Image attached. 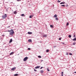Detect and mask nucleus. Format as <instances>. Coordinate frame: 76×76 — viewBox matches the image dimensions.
Here are the masks:
<instances>
[{
  "mask_svg": "<svg viewBox=\"0 0 76 76\" xmlns=\"http://www.w3.org/2000/svg\"><path fill=\"white\" fill-rule=\"evenodd\" d=\"M8 32H10V35H13V34L14 33V31H13V30L11 29V30H8Z\"/></svg>",
  "mask_w": 76,
  "mask_h": 76,
  "instance_id": "obj_1",
  "label": "nucleus"
},
{
  "mask_svg": "<svg viewBox=\"0 0 76 76\" xmlns=\"http://www.w3.org/2000/svg\"><path fill=\"white\" fill-rule=\"evenodd\" d=\"M7 17V14H5V15H3L2 16V18L3 19H6V18Z\"/></svg>",
  "mask_w": 76,
  "mask_h": 76,
  "instance_id": "obj_2",
  "label": "nucleus"
},
{
  "mask_svg": "<svg viewBox=\"0 0 76 76\" xmlns=\"http://www.w3.org/2000/svg\"><path fill=\"white\" fill-rule=\"evenodd\" d=\"M28 59V57H26L24 58L23 61H26Z\"/></svg>",
  "mask_w": 76,
  "mask_h": 76,
  "instance_id": "obj_3",
  "label": "nucleus"
},
{
  "mask_svg": "<svg viewBox=\"0 0 76 76\" xmlns=\"http://www.w3.org/2000/svg\"><path fill=\"white\" fill-rule=\"evenodd\" d=\"M16 69V67H15L14 68H12L11 70L12 71H14V70H15Z\"/></svg>",
  "mask_w": 76,
  "mask_h": 76,
  "instance_id": "obj_4",
  "label": "nucleus"
},
{
  "mask_svg": "<svg viewBox=\"0 0 76 76\" xmlns=\"http://www.w3.org/2000/svg\"><path fill=\"white\" fill-rule=\"evenodd\" d=\"M39 67H40V66H37L35 68V69H38V68H39Z\"/></svg>",
  "mask_w": 76,
  "mask_h": 76,
  "instance_id": "obj_5",
  "label": "nucleus"
},
{
  "mask_svg": "<svg viewBox=\"0 0 76 76\" xmlns=\"http://www.w3.org/2000/svg\"><path fill=\"white\" fill-rule=\"evenodd\" d=\"M12 42V39H11L10 40V41L9 43H11Z\"/></svg>",
  "mask_w": 76,
  "mask_h": 76,
  "instance_id": "obj_6",
  "label": "nucleus"
},
{
  "mask_svg": "<svg viewBox=\"0 0 76 76\" xmlns=\"http://www.w3.org/2000/svg\"><path fill=\"white\" fill-rule=\"evenodd\" d=\"M13 54H14V53L13 52H11L10 54V56H11V55H12Z\"/></svg>",
  "mask_w": 76,
  "mask_h": 76,
  "instance_id": "obj_7",
  "label": "nucleus"
},
{
  "mask_svg": "<svg viewBox=\"0 0 76 76\" xmlns=\"http://www.w3.org/2000/svg\"><path fill=\"white\" fill-rule=\"evenodd\" d=\"M28 34H32V33L31 32H28Z\"/></svg>",
  "mask_w": 76,
  "mask_h": 76,
  "instance_id": "obj_8",
  "label": "nucleus"
},
{
  "mask_svg": "<svg viewBox=\"0 0 76 76\" xmlns=\"http://www.w3.org/2000/svg\"><path fill=\"white\" fill-rule=\"evenodd\" d=\"M65 4V2H61L60 3V4Z\"/></svg>",
  "mask_w": 76,
  "mask_h": 76,
  "instance_id": "obj_9",
  "label": "nucleus"
},
{
  "mask_svg": "<svg viewBox=\"0 0 76 76\" xmlns=\"http://www.w3.org/2000/svg\"><path fill=\"white\" fill-rule=\"evenodd\" d=\"M40 72L41 73H43L44 72V71H43V70H41L40 71Z\"/></svg>",
  "mask_w": 76,
  "mask_h": 76,
  "instance_id": "obj_10",
  "label": "nucleus"
},
{
  "mask_svg": "<svg viewBox=\"0 0 76 76\" xmlns=\"http://www.w3.org/2000/svg\"><path fill=\"white\" fill-rule=\"evenodd\" d=\"M43 37H47V35H44L43 36Z\"/></svg>",
  "mask_w": 76,
  "mask_h": 76,
  "instance_id": "obj_11",
  "label": "nucleus"
},
{
  "mask_svg": "<svg viewBox=\"0 0 76 76\" xmlns=\"http://www.w3.org/2000/svg\"><path fill=\"white\" fill-rule=\"evenodd\" d=\"M28 42H32V40H31V39H29V40H28Z\"/></svg>",
  "mask_w": 76,
  "mask_h": 76,
  "instance_id": "obj_12",
  "label": "nucleus"
},
{
  "mask_svg": "<svg viewBox=\"0 0 76 76\" xmlns=\"http://www.w3.org/2000/svg\"><path fill=\"white\" fill-rule=\"evenodd\" d=\"M33 17V16H32V15H30L29 16L30 18H32Z\"/></svg>",
  "mask_w": 76,
  "mask_h": 76,
  "instance_id": "obj_13",
  "label": "nucleus"
},
{
  "mask_svg": "<svg viewBox=\"0 0 76 76\" xmlns=\"http://www.w3.org/2000/svg\"><path fill=\"white\" fill-rule=\"evenodd\" d=\"M50 28H53V26L52 25H50Z\"/></svg>",
  "mask_w": 76,
  "mask_h": 76,
  "instance_id": "obj_14",
  "label": "nucleus"
},
{
  "mask_svg": "<svg viewBox=\"0 0 76 76\" xmlns=\"http://www.w3.org/2000/svg\"><path fill=\"white\" fill-rule=\"evenodd\" d=\"M54 18H56V17H57V16L56 15H54Z\"/></svg>",
  "mask_w": 76,
  "mask_h": 76,
  "instance_id": "obj_15",
  "label": "nucleus"
},
{
  "mask_svg": "<svg viewBox=\"0 0 76 76\" xmlns=\"http://www.w3.org/2000/svg\"><path fill=\"white\" fill-rule=\"evenodd\" d=\"M61 76H63V73H64V72H62L61 73Z\"/></svg>",
  "mask_w": 76,
  "mask_h": 76,
  "instance_id": "obj_16",
  "label": "nucleus"
},
{
  "mask_svg": "<svg viewBox=\"0 0 76 76\" xmlns=\"http://www.w3.org/2000/svg\"><path fill=\"white\" fill-rule=\"evenodd\" d=\"M69 25V23H66V26H67L68 25Z\"/></svg>",
  "mask_w": 76,
  "mask_h": 76,
  "instance_id": "obj_17",
  "label": "nucleus"
},
{
  "mask_svg": "<svg viewBox=\"0 0 76 76\" xmlns=\"http://www.w3.org/2000/svg\"><path fill=\"white\" fill-rule=\"evenodd\" d=\"M69 38H71L72 37V36L70 35H69Z\"/></svg>",
  "mask_w": 76,
  "mask_h": 76,
  "instance_id": "obj_18",
  "label": "nucleus"
},
{
  "mask_svg": "<svg viewBox=\"0 0 76 76\" xmlns=\"http://www.w3.org/2000/svg\"><path fill=\"white\" fill-rule=\"evenodd\" d=\"M73 41H76V38H75L74 39H73Z\"/></svg>",
  "mask_w": 76,
  "mask_h": 76,
  "instance_id": "obj_19",
  "label": "nucleus"
},
{
  "mask_svg": "<svg viewBox=\"0 0 76 76\" xmlns=\"http://www.w3.org/2000/svg\"><path fill=\"white\" fill-rule=\"evenodd\" d=\"M18 74H15L14 75V76H18Z\"/></svg>",
  "mask_w": 76,
  "mask_h": 76,
  "instance_id": "obj_20",
  "label": "nucleus"
},
{
  "mask_svg": "<svg viewBox=\"0 0 76 76\" xmlns=\"http://www.w3.org/2000/svg\"><path fill=\"white\" fill-rule=\"evenodd\" d=\"M17 13V12H16V11H15L14 12V14L15 15H16V14Z\"/></svg>",
  "mask_w": 76,
  "mask_h": 76,
  "instance_id": "obj_21",
  "label": "nucleus"
},
{
  "mask_svg": "<svg viewBox=\"0 0 76 76\" xmlns=\"http://www.w3.org/2000/svg\"><path fill=\"white\" fill-rule=\"evenodd\" d=\"M49 50H46V52H47V53H48V52H49Z\"/></svg>",
  "mask_w": 76,
  "mask_h": 76,
  "instance_id": "obj_22",
  "label": "nucleus"
},
{
  "mask_svg": "<svg viewBox=\"0 0 76 76\" xmlns=\"http://www.w3.org/2000/svg\"><path fill=\"white\" fill-rule=\"evenodd\" d=\"M47 70H48V72H50V70H49V69H48V68L47 69Z\"/></svg>",
  "mask_w": 76,
  "mask_h": 76,
  "instance_id": "obj_23",
  "label": "nucleus"
},
{
  "mask_svg": "<svg viewBox=\"0 0 76 76\" xmlns=\"http://www.w3.org/2000/svg\"><path fill=\"white\" fill-rule=\"evenodd\" d=\"M38 57L39 58H41V56H38Z\"/></svg>",
  "mask_w": 76,
  "mask_h": 76,
  "instance_id": "obj_24",
  "label": "nucleus"
},
{
  "mask_svg": "<svg viewBox=\"0 0 76 76\" xmlns=\"http://www.w3.org/2000/svg\"><path fill=\"white\" fill-rule=\"evenodd\" d=\"M21 15V16H24V14H22Z\"/></svg>",
  "mask_w": 76,
  "mask_h": 76,
  "instance_id": "obj_25",
  "label": "nucleus"
},
{
  "mask_svg": "<svg viewBox=\"0 0 76 76\" xmlns=\"http://www.w3.org/2000/svg\"><path fill=\"white\" fill-rule=\"evenodd\" d=\"M28 50H31V48H28Z\"/></svg>",
  "mask_w": 76,
  "mask_h": 76,
  "instance_id": "obj_26",
  "label": "nucleus"
},
{
  "mask_svg": "<svg viewBox=\"0 0 76 76\" xmlns=\"http://www.w3.org/2000/svg\"><path fill=\"white\" fill-rule=\"evenodd\" d=\"M69 55H70V56H72V53H69Z\"/></svg>",
  "mask_w": 76,
  "mask_h": 76,
  "instance_id": "obj_27",
  "label": "nucleus"
},
{
  "mask_svg": "<svg viewBox=\"0 0 76 76\" xmlns=\"http://www.w3.org/2000/svg\"><path fill=\"white\" fill-rule=\"evenodd\" d=\"M56 20H58V18H55Z\"/></svg>",
  "mask_w": 76,
  "mask_h": 76,
  "instance_id": "obj_28",
  "label": "nucleus"
},
{
  "mask_svg": "<svg viewBox=\"0 0 76 76\" xmlns=\"http://www.w3.org/2000/svg\"><path fill=\"white\" fill-rule=\"evenodd\" d=\"M61 6H64V7H65V5H62Z\"/></svg>",
  "mask_w": 76,
  "mask_h": 76,
  "instance_id": "obj_29",
  "label": "nucleus"
},
{
  "mask_svg": "<svg viewBox=\"0 0 76 76\" xmlns=\"http://www.w3.org/2000/svg\"><path fill=\"white\" fill-rule=\"evenodd\" d=\"M59 40H61V38H59Z\"/></svg>",
  "mask_w": 76,
  "mask_h": 76,
  "instance_id": "obj_30",
  "label": "nucleus"
},
{
  "mask_svg": "<svg viewBox=\"0 0 76 76\" xmlns=\"http://www.w3.org/2000/svg\"><path fill=\"white\" fill-rule=\"evenodd\" d=\"M75 44H76V43H73V45H75Z\"/></svg>",
  "mask_w": 76,
  "mask_h": 76,
  "instance_id": "obj_31",
  "label": "nucleus"
},
{
  "mask_svg": "<svg viewBox=\"0 0 76 76\" xmlns=\"http://www.w3.org/2000/svg\"><path fill=\"white\" fill-rule=\"evenodd\" d=\"M42 68H43V67H41V68H40V69H42Z\"/></svg>",
  "mask_w": 76,
  "mask_h": 76,
  "instance_id": "obj_32",
  "label": "nucleus"
},
{
  "mask_svg": "<svg viewBox=\"0 0 76 76\" xmlns=\"http://www.w3.org/2000/svg\"><path fill=\"white\" fill-rule=\"evenodd\" d=\"M34 71L35 72H36L37 70H36V69H34Z\"/></svg>",
  "mask_w": 76,
  "mask_h": 76,
  "instance_id": "obj_33",
  "label": "nucleus"
},
{
  "mask_svg": "<svg viewBox=\"0 0 76 76\" xmlns=\"http://www.w3.org/2000/svg\"><path fill=\"white\" fill-rule=\"evenodd\" d=\"M58 1V3H60V2H61V1Z\"/></svg>",
  "mask_w": 76,
  "mask_h": 76,
  "instance_id": "obj_34",
  "label": "nucleus"
},
{
  "mask_svg": "<svg viewBox=\"0 0 76 76\" xmlns=\"http://www.w3.org/2000/svg\"><path fill=\"white\" fill-rule=\"evenodd\" d=\"M53 47H54V48H55V47H56V46H54Z\"/></svg>",
  "mask_w": 76,
  "mask_h": 76,
  "instance_id": "obj_35",
  "label": "nucleus"
},
{
  "mask_svg": "<svg viewBox=\"0 0 76 76\" xmlns=\"http://www.w3.org/2000/svg\"><path fill=\"white\" fill-rule=\"evenodd\" d=\"M73 37H75V35H74Z\"/></svg>",
  "mask_w": 76,
  "mask_h": 76,
  "instance_id": "obj_36",
  "label": "nucleus"
},
{
  "mask_svg": "<svg viewBox=\"0 0 76 76\" xmlns=\"http://www.w3.org/2000/svg\"><path fill=\"white\" fill-rule=\"evenodd\" d=\"M62 44H64V43L62 42Z\"/></svg>",
  "mask_w": 76,
  "mask_h": 76,
  "instance_id": "obj_37",
  "label": "nucleus"
},
{
  "mask_svg": "<svg viewBox=\"0 0 76 76\" xmlns=\"http://www.w3.org/2000/svg\"><path fill=\"white\" fill-rule=\"evenodd\" d=\"M18 1H19V0H17Z\"/></svg>",
  "mask_w": 76,
  "mask_h": 76,
  "instance_id": "obj_38",
  "label": "nucleus"
},
{
  "mask_svg": "<svg viewBox=\"0 0 76 76\" xmlns=\"http://www.w3.org/2000/svg\"><path fill=\"white\" fill-rule=\"evenodd\" d=\"M74 73H76V72H75Z\"/></svg>",
  "mask_w": 76,
  "mask_h": 76,
  "instance_id": "obj_39",
  "label": "nucleus"
},
{
  "mask_svg": "<svg viewBox=\"0 0 76 76\" xmlns=\"http://www.w3.org/2000/svg\"><path fill=\"white\" fill-rule=\"evenodd\" d=\"M5 32H8V31H6Z\"/></svg>",
  "mask_w": 76,
  "mask_h": 76,
  "instance_id": "obj_40",
  "label": "nucleus"
}]
</instances>
